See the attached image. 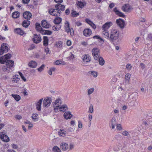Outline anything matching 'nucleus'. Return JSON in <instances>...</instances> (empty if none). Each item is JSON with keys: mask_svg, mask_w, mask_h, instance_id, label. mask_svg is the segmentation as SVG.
<instances>
[{"mask_svg": "<svg viewBox=\"0 0 152 152\" xmlns=\"http://www.w3.org/2000/svg\"><path fill=\"white\" fill-rule=\"evenodd\" d=\"M62 42L60 41H58L56 42V46L58 48H61L62 47Z\"/></svg>", "mask_w": 152, "mask_h": 152, "instance_id": "58836bf2", "label": "nucleus"}, {"mask_svg": "<svg viewBox=\"0 0 152 152\" xmlns=\"http://www.w3.org/2000/svg\"><path fill=\"white\" fill-rule=\"evenodd\" d=\"M37 65V63L34 61H31L29 62L28 64V66L31 68H35Z\"/></svg>", "mask_w": 152, "mask_h": 152, "instance_id": "393cba45", "label": "nucleus"}, {"mask_svg": "<svg viewBox=\"0 0 152 152\" xmlns=\"http://www.w3.org/2000/svg\"><path fill=\"white\" fill-rule=\"evenodd\" d=\"M55 63L56 65H58L62 63L61 61V60H58L56 61Z\"/></svg>", "mask_w": 152, "mask_h": 152, "instance_id": "0e129e2a", "label": "nucleus"}, {"mask_svg": "<svg viewBox=\"0 0 152 152\" xmlns=\"http://www.w3.org/2000/svg\"><path fill=\"white\" fill-rule=\"evenodd\" d=\"M53 152H61L60 149L56 146L53 147Z\"/></svg>", "mask_w": 152, "mask_h": 152, "instance_id": "ea45409f", "label": "nucleus"}, {"mask_svg": "<svg viewBox=\"0 0 152 152\" xmlns=\"http://www.w3.org/2000/svg\"><path fill=\"white\" fill-rule=\"evenodd\" d=\"M18 73H19V75L22 78V79L24 81H26V78L25 77H24L23 75V74L20 72H19Z\"/></svg>", "mask_w": 152, "mask_h": 152, "instance_id": "864d4df0", "label": "nucleus"}, {"mask_svg": "<svg viewBox=\"0 0 152 152\" xmlns=\"http://www.w3.org/2000/svg\"><path fill=\"white\" fill-rule=\"evenodd\" d=\"M64 116L66 119H69L71 118L72 116V115L70 112L67 111L65 112L64 113Z\"/></svg>", "mask_w": 152, "mask_h": 152, "instance_id": "a211bd4d", "label": "nucleus"}, {"mask_svg": "<svg viewBox=\"0 0 152 152\" xmlns=\"http://www.w3.org/2000/svg\"><path fill=\"white\" fill-rule=\"evenodd\" d=\"M126 67L127 69L130 70L132 68V65L130 64H128L126 65Z\"/></svg>", "mask_w": 152, "mask_h": 152, "instance_id": "052dcab7", "label": "nucleus"}, {"mask_svg": "<svg viewBox=\"0 0 152 152\" xmlns=\"http://www.w3.org/2000/svg\"><path fill=\"white\" fill-rule=\"evenodd\" d=\"M132 8L129 4H125L122 7V10L125 12H128L130 11Z\"/></svg>", "mask_w": 152, "mask_h": 152, "instance_id": "4468645a", "label": "nucleus"}, {"mask_svg": "<svg viewBox=\"0 0 152 152\" xmlns=\"http://www.w3.org/2000/svg\"><path fill=\"white\" fill-rule=\"evenodd\" d=\"M30 23V21L28 20H24L22 23V25L23 27H28Z\"/></svg>", "mask_w": 152, "mask_h": 152, "instance_id": "c756f323", "label": "nucleus"}, {"mask_svg": "<svg viewBox=\"0 0 152 152\" xmlns=\"http://www.w3.org/2000/svg\"><path fill=\"white\" fill-rule=\"evenodd\" d=\"M83 127V124L81 121L79 120L78 121V128L81 129Z\"/></svg>", "mask_w": 152, "mask_h": 152, "instance_id": "6e6d98bb", "label": "nucleus"}, {"mask_svg": "<svg viewBox=\"0 0 152 152\" xmlns=\"http://www.w3.org/2000/svg\"><path fill=\"white\" fill-rule=\"evenodd\" d=\"M59 110L62 112H64L68 109V107L66 104H63L61 106H60L59 107Z\"/></svg>", "mask_w": 152, "mask_h": 152, "instance_id": "aec40b11", "label": "nucleus"}, {"mask_svg": "<svg viewBox=\"0 0 152 152\" xmlns=\"http://www.w3.org/2000/svg\"><path fill=\"white\" fill-rule=\"evenodd\" d=\"M74 147V145L72 143H70L69 145V147L68 149L69 150H70L73 149Z\"/></svg>", "mask_w": 152, "mask_h": 152, "instance_id": "680f3d73", "label": "nucleus"}, {"mask_svg": "<svg viewBox=\"0 0 152 152\" xmlns=\"http://www.w3.org/2000/svg\"><path fill=\"white\" fill-rule=\"evenodd\" d=\"M32 16L31 13L28 11L25 12L23 14L24 18L27 20H30Z\"/></svg>", "mask_w": 152, "mask_h": 152, "instance_id": "2eb2a0df", "label": "nucleus"}, {"mask_svg": "<svg viewBox=\"0 0 152 152\" xmlns=\"http://www.w3.org/2000/svg\"><path fill=\"white\" fill-rule=\"evenodd\" d=\"M113 25L112 23L111 22H108L106 23L103 25L102 27V30H108L110 27Z\"/></svg>", "mask_w": 152, "mask_h": 152, "instance_id": "9d476101", "label": "nucleus"}, {"mask_svg": "<svg viewBox=\"0 0 152 152\" xmlns=\"http://www.w3.org/2000/svg\"><path fill=\"white\" fill-rule=\"evenodd\" d=\"M43 99H41L39 100L36 103V108L38 111H40L41 109V106Z\"/></svg>", "mask_w": 152, "mask_h": 152, "instance_id": "b1692460", "label": "nucleus"}, {"mask_svg": "<svg viewBox=\"0 0 152 152\" xmlns=\"http://www.w3.org/2000/svg\"><path fill=\"white\" fill-rule=\"evenodd\" d=\"M132 100L130 101V102L133 101H136L137 100V97L138 96V94L136 92L132 94Z\"/></svg>", "mask_w": 152, "mask_h": 152, "instance_id": "c9c22d12", "label": "nucleus"}, {"mask_svg": "<svg viewBox=\"0 0 152 152\" xmlns=\"http://www.w3.org/2000/svg\"><path fill=\"white\" fill-rule=\"evenodd\" d=\"M54 106L58 105L59 106L61 104V99L58 98L53 103Z\"/></svg>", "mask_w": 152, "mask_h": 152, "instance_id": "a878e982", "label": "nucleus"}, {"mask_svg": "<svg viewBox=\"0 0 152 152\" xmlns=\"http://www.w3.org/2000/svg\"><path fill=\"white\" fill-rule=\"evenodd\" d=\"M45 67V65L42 64L37 69V70L39 72H41L44 70Z\"/></svg>", "mask_w": 152, "mask_h": 152, "instance_id": "8fccbe9b", "label": "nucleus"}, {"mask_svg": "<svg viewBox=\"0 0 152 152\" xmlns=\"http://www.w3.org/2000/svg\"><path fill=\"white\" fill-rule=\"evenodd\" d=\"M113 10L115 12V14L118 16L123 18H124L125 17V15L122 12H121L118 10L117 8L115 7L114 8Z\"/></svg>", "mask_w": 152, "mask_h": 152, "instance_id": "dca6fc26", "label": "nucleus"}, {"mask_svg": "<svg viewBox=\"0 0 152 152\" xmlns=\"http://www.w3.org/2000/svg\"><path fill=\"white\" fill-rule=\"evenodd\" d=\"M131 75L129 73H127L125 76V79L126 81H129L130 79Z\"/></svg>", "mask_w": 152, "mask_h": 152, "instance_id": "09e8293b", "label": "nucleus"}, {"mask_svg": "<svg viewBox=\"0 0 152 152\" xmlns=\"http://www.w3.org/2000/svg\"><path fill=\"white\" fill-rule=\"evenodd\" d=\"M93 111L94 109L93 105L92 104H91L89 107V110L88 112L89 113H92L93 112Z\"/></svg>", "mask_w": 152, "mask_h": 152, "instance_id": "a18cd8bd", "label": "nucleus"}, {"mask_svg": "<svg viewBox=\"0 0 152 152\" xmlns=\"http://www.w3.org/2000/svg\"><path fill=\"white\" fill-rule=\"evenodd\" d=\"M35 48V45L34 44H32L31 45L30 47L28 49V50H32L34 49Z\"/></svg>", "mask_w": 152, "mask_h": 152, "instance_id": "69168bd1", "label": "nucleus"}, {"mask_svg": "<svg viewBox=\"0 0 152 152\" xmlns=\"http://www.w3.org/2000/svg\"><path fill=\"white\" fill-rule=\"evenodd\" d=\"M8 45L6 43H3L0 48V55H2L4 53H7L8 51Z\"/></svg>", "mask_w": 152, "mask_h": 152, "instance_id": "0eeeda50", "label": "nucleus"}, {"mask_svg": "<svg viewBox=\"0 0 152 152\" xmlns=\"http://www.w3.org/2000/svg\"><path fill=\"white\" fill-rule=\"evenodd\" d=\"M0 138L2 141L4 142H7L10 141V139L7 135L6 132L5 131L2 132L0 133Z\"/></svg>", "mask_w": 152, "mask_h": 152, "instance_id": "20e7f679", "label": "nucleus"}, {"mask_svg": "<svg viewBox=\"0 0 152 152\" xmlns=\"http://www.w3.org/2000/svg\"><path fill=\"white\" fill-rule=\"evenodd\" d=\"M102 37L107 39H110V34L108 30H102Z\"/></svg>", "mask_w": 152, "mask_h": 152, "instance_id": "ddd939ff", "label": "nucleus"}, {"mask_svg": "<svg viewBox=\"0 0 152 152\" xmlns=\"http://www.w3.org/2000/svg\"><path fill=\"white\" fill-rule=\"evenodd\" d=\"M77 5L78 6V7L81 8H83L84 6V4L81 1H78L77 3Z\"/></svg>", "mask_w": 152, "mask_h": 152, "instance_id": "79ce46f5", "label": "nucleus"}, {"mask_svg": "<svg viewBox=\"0 0 152 152\" xmlns=\"http://www.w3.org/2000/svg\"><path fill=\"white\" fill-rule=\"evenodd\" d=\"M88 73L91 74L94 77H96L97 76V72L95 71H90L88 72Z\"/></svg>", "mask_w": 152, "mask_h": 152, "instance_id": "a19ab883", "label": "nucleus"}, {"mask_svg": "<svg viewBox=\"0 0 152 152\" xmlns=\"http://www.w3.org/2000/svg\"><path fill=\"white\" fill-rule=\"evenodd\" d=\"M116 121L115 117H113L111 120V124L112 129H114L115 126L117 124Z\"/></svg>", "mask_w": 152, "mask_h": 152, "instance_id": "bb28decb", "label": "nucleus"}, {"mask_svg": "<svg viewBox=\"0 0 152 152\" xmlns=\"http://www.w3.org/2000/svg\"><path fill=\"white\" fill-rule=\"evenodd\" d=\"M66 132L63 129H61L58 132V134L60 136H65L66 135Z\"/></svg>", "mask_w": 152, "mask_h": 152, "instance_id": "4c0bfd02", "label": "nucleus"}, {"mask_svg": "<svg viewBox=\"0 0 152 152\" xmlns=\"http://www.w3.org/2000/svg\"><path fill=\"white\" fill-rule=\"evenodd\" d=\"M86 21L87 23L89 24L90 25L92 24H93V23L89 19H86Z\"/></svg>", "mask_w": 152, "mask_h": 152, "instance_id": "bf43d9fd", "label": "nucleus"}, {"mask_svg": "<svg viewBox=\"0 0 152 152\" xmlns=\"http://www.w3.org/2000/svg\"><path fill=\"white\" fill-rule=\"evenodd\" d=\"M55 68L54 67H52L50 68L48 71V74L50 75H52V72L55 71Z\"/></svg>", "mask_w": 152, "mask_h": 152, "instance_id": "de8ad7c7", "label": "nucleus"}, {"mask_svg": "<svg viewBox=\"0 0 152 152\" xmlns=\"http://www.w3.org/2000/svg\"><path fill=\"white\" fill-rule=\"evenodd\" d=\"M83 33L85 36L88 37L91 34V31L89 28L85 29L84 30Z\"/></svg>", "mask_w": 152, "mask_h": 152, "instance_id": "f3484780", "label": "nucleus"}, {"mask_svg": "<svg viewBox=\"0 0 152 152\" xmlns=\"http://www.w3.org/2000/svg\"><path fill=\"white\" fill-rule=\"evenodd\" d=\"M93 38L94 39H100V40L102 41L103 42H104L103 39L101 37H100V36H95L93 37Z\"/></svg>", "mask_w": 152, "mask_h": 152, "instance_id": "4d7b16f0", "label": "nucleus"}, {"mask_svg": "<svg viewBox=\"0 0 152 152\" xmlns=\"http://www.w3.org/2000/svg\"><path fill=\"white\" fill-rule=\"evenodd\" d=\"M42 26L45 28H49L50 27V25L48 23L46 20H43L41 22Z\"/></svg>", "mask_w": 152, "mask_h": 152, "instance_id": "4be33fe9", "label": "nucleus"}, {"mask_svg": "<svg viewBox=\"0 0 152 152\" xmlns=\"http://www.w3.org/2000/svg\"><path fill=\"white\" fill-rule=\"evenodd\" d=\"M41 33L42 34H46L48 35H50L52 34V32L49 31L44 30L41 32Z\"/></svg>", "mask_w": 152, "mask_h": 152, "instance_id": "37998d69", "label": "nucleus"}, {"mask_svg": "<svg viewBox=\"0 0 152 152\" xmlns=\"http://www.w3.org/2000/svg\"><path fill=\"white\" fill-rule=\"evenodd\" d=\"M11 57V54L8 53L0 58V62L1 64L6 63L7 68H10L13 66L14 61L11 60H8Z\"/></svg>", "mask_w": 152, "mask_h": 152, "instance_id": "f257e3e1", "label": "nucleus"}, {"mask_svg": "<svg viewBox=\"0 0 152 152\" xmlns=\"http://www.w3.org/2000/svg\"><path fill=\"white\" fill-rule=\"evenodd\" d=\"M83 62H88L91 60V57L88 55L85 54L83 56Z\"/></svg>", "mask_w": 152, "mask_h": 152, "instance_id": "412c9836", "label": "nucleus"}, {"mask_svg": "<svg viewBox=\"0 0 152 152\" xmlns=\"http://www.w3.org/2000/svg\"><path fill=\"white\" fill-rule=\"evenodd\" d=\"M92 55L94 58L96 60H98L100 56V50L97 48H93L92 50Z\"/></svg>", "mask_w": 152, "mask_h": 152, "instance_id": "39448f33", "label": "nucleus"}, {"mask_svg": "<svg viewBox=\"0 0 152 152\" xmlns=\"http://www.w3.org/2000/svg\"><path fill=\"white\" fill-rule=\"evenodd\" d=\"M98 59L99 64L101 66L103 65L105 63V61L103 58L102 57H99Z\"/></svg>", "mask_w": 152, "mask_h": 152, "instance_id": "f704fd0d", "label": "nucleus"}, {"mask_svg": "<svg viewBox=\"0 0 152 152\" xmlns=\"http://www.w3.org/2000/svg\"><path fill=\"white\" fill-rule=\"evenodd\" d=\"M71 15L73 17H75L79 15V13L75 11H73L72 12Z\"/></svg>", "mask_w": 152, "mask_h": 152, "instance_id": "3c124183", "label": "nucleus"}, {"mask_svg": "<svg viewBox=\"0 0 152 152\" xmlns=\"http://www.w3.org/2000/svg\"><path fill=\"white\" fill-rule=\"evenodd\" d=\"M56 24L52 27V29L54 31H58L61 28V26L59 24Z\"/></svg>", "mask_w": 152, "mask_h": 152, "instance_id": "72a5a7b5", "label": "nucleus"}, {"mask_svg": "<svg viewBox=\"0 0 152 152\" xmlns=\"http://www.w3.org/2000/svg\"><path fill=\"white\" fill-rule=\"evenodd\" d=\"M54 106V110L55 112H57L58 111V109H59L60 106L58 105H56Z\"/></svg>", "mask_w": 152, "mask_h": 152, "instance_id": "e2e57ef3", "label": "nucleus"}, {"mask_svg": "<svg viewBox=\"0 0 152 152\" xmlns=\"http://www.w3.org/2000/svg\"><path fill=\"white\" fill-rule=\"evenodd\" d=\"M49 13L52 15L59 16L61 14V12L58 10V9H50L49 11Z\"/></svg>", "mask_w": 152, "mask_h": 152, "instance_id": "423d86ee", "label": "nucleus"}, {"mask_svg": "<svg viewBox=\"0 0 152 152\" xmlns=\"http://www.w3.org/2000/svg\"><path fill=\"white\" fill-rule=\"evenodd\" d=\"M15 31L17 34L21 35H23L24 33V31L20 28H18L15 29Z\"/></svg>", "mask_w": 152, "mask_h": 152, "instance_id": "cd10ccee", "label": "nucleus"}, {"mask_svg": "<svg viewBox=\"0 0 152 152\" xmlns=\"http://www.w3.org/2000/svg\"><path fill=\"white\" fill-rule=\"evenodd\" d=\"M36 29L37 31L41 33V32L43 31L41 27L40 24L38 23H36L35 24Z\"/></svg>", "mask_w": 152, "mask_h": 152, "instance_id": "c85d7f7f", "label": "nucleus"}, {"mask_svg": "<svg viewBox=\"0 0 152 152\" xmlns=\"http://www.w3.org/2000/svg\"><path fill=\"white\" fill-rule=\"evenodd\" d=\"M48 39L47 36H44L43 37V45L44 46H47L48 45Z\"/></svg>", "mask_w": 152, "mask_h": 152, "instance_id": "7c9ffc66", "label": "nucleus"}, {"mask_svg": "<svg viewBox=\"0 0 152 152\" xmlns=\"http://www.w3.org/2000/svg\"><path fill=\"white\" fill-rule=\"evenodd\" d=\"M20 15V13L18 11L14 12L12 14V17L14 18H17L19 17Z\"/></svg>", "mask_w": 152, "mask_h": 152, "instance_id": "473e14b6", "label": "nucleus"}, {"mask_svg": "<svg viewBox=\"0 0 152 152\" xmlns=\"http://www.w3.org/2000/svg\"><path fill=\"white\" fill-rule=\"evenodd\" d=\"M119 34V31L115 29L111 30L109 40L112 42H114L118 38Z\"/></svg>", "mask_w": 152, "mask_h": 152, "instance_id": "f03ea898", "label": "nucleus"}, {"mask_svg": "<svg viewBox=\"0 0 152 152\" xmlns=\"http://www.w3.org/2000/svg\"><path fill=\"white\" fill-rule=\"evenodd\" d=\"M64 27L66 32L67 33H70V35L73 36L74 35V30L72 28H70L69 23L68 21H66Z\"/></svg>", "mask_w": 152, "mask_h": 152, "instance_id": "7ed1b4c3", "label": "nucleus"}, {"mask_svg": "<svg viewBox=\"0 0 152 152\" xmlns=\"http://www.w3.org/2000/svg\"><path fill=\"white\" fill-rule=\"evenodd\" d=\"M12 148L15 149H17L18 148V146L17 144H13L12 145Z\"/></svg>", "mask_w": 152, "mask_h": 152, "instance_id": "338daca9", "label": "nucleus"}, {"mask_svg": "<svg viewBox=\"0 0 152 152\" xmlns=\"http://www.w3.org/2000/svg\"><path fill=\"white\" fill-rule=\"evenodd\" d=\"M12 96L13 97L15 100L18 102L20 99V97L19 95L17 94H12Z\"/></svg>", "mask_w": 152, "mask_h": 152, "instance_id": "e433bc0d", "label": "nucleus"}, {"mask_svg": "<svg viewBox=\"0 0 152 152\" xmlns=\"http://www.w3.org/2000/svg\"><path fill=\"white\" fill-rule=\"evenodd\" d=\"M62 19L60 17H57L54 20V23L56 24H59L61 22Z\"/></svg>", "mask_w": 152, "mask_h": 152, "instance_id": "2f4dec72", "label": "nucleus"}, {"mask_svg": "<svg viewBox=\"0 0 152 152\" xmlns=\"http://www.w3.org/2000/svg\"><path fill=\"white\" fill-rule=\"evenodd\" d=\"M117 129L120 131L122 130V128L121 124H117Z\"/></svg>", "mask_w": 152, "mask_h": 152, "instance_id": "5fc2aeb1", "label": "nucleus"}, {"mask_svg": "<svg viewBox=\"0 0 152 152\" xmlns=\"http://www.w3.org/2000/svg\"><path fill=\"white\" fill-rule=\"evenodd\" d=\"M55 7L58 9L61 12L64 11L65 8V5L61 4H56L55 5Z\"/></svg>", "mask_w": 152, "mask_h": 152, "instance_id": "6ab92c4d", "label": "nucleus"}, {"mask_svg": "<svg viewBox=\"0 0 152 152\" xmlns=\"http://www.w3.org/2000/svg\"><path fill=\"white\" fill-rule=\"evenodd\" d=\"M12 79V83H17L19 82L20 79L19 76L18 75H17L13 76Z\"/></svg>", "mask_w": 152, "mask_h": 152, "instance_id": "5701e85b", "label": "nucleus"}, {"mask_svg": "<svg viewBox=\"0 0 152 152\" xmlns=\"http://www.w3.org/2000/svg\"><path fill=\"white\" fill-rule=\"evenodd\" d=\"M94 88H91L88 89V95H90L92 94L94 91Z\"/></svg>", "mask_w": 152, "mask_h": 152, "instance_id": "49530a36", "label": "nucleus"}, {"mask_svg": "<svg viewBox=\"0 0 152 152\" xmlns=\"http://www.w3.org/2000/svg\"><path fill=\"white\" fill-rule=\"evenodd\" d=\"M148 38L150 40H152V34H149L148 35Z\"/></svg>", "mask_w": 152, "mask_h": 152, "instance_id": "774afa93", "label": "nucleus"}, {"mask_svg": "<svg viewBox=\"0 0 152 152\" xmlns=\"http://www.w3.org/2000/svg\"><path fill=\"white\" fill-rule=\"evenodd\" d=\"M38 115L37 114H34L32 116L33 120L34 121H36L38 120Z\"/></svg>", "mask_w": 152, "mask_h": 152, "instance_id": "c03bdc74", "label": "nucleus"}, {"mask_svg": "<svg viewBox=\"0 0 152 152\" xmlns=\"http://www.w3.org/2000/svg\"><path fill=\"white\" fill-rule=\"evenodd\" d=\"M122 134L123 135L125 136H128L129 135V133L127 131H123L122 133Z\"/></svg>", "mask_w": 152, "mask_h": 152, "instance_id": "13d9d810", "label": "nucleus"}, {"mask_svg": "<svg viewBox=\"0 0 152 152\" xmlns=\"http://www.w3.org/2000/svg\"><path fill=\"white\" fill-rule=\"evenodd\" d=\"M60 147L63 151H66L68 150L69 145L66 142H63L60 144Z\"/></svg>", "mask_w": 152, "mask_h": 152, "instance_id": "1a4fd4ad", "label": "nucleus"}, {"mask_svg": "<svg viewBox=\"0 0 152 152\" xmlns=\"http://www.w3.org/2000/svg\"><path fill=\"white\" fill-rule=\"evenodd\" d=\"M51 102V99L48 97L45 98L43 101V105L44 107H48L50 105Z\"/></svg>", "mask_w": 152, "mask_h": 152, "instance_id": "6e6552de", "label": "nucleus"}, {"mask_svg": "<svg viewBox=\"0 0 152 152\" xmlns=\"http://www.w3.org/2000/svg\"><path fill=\"white\" fill-rule=\"evenodd\" d=\"M34 37L33 39V41L35 43L37 44L41 41L42 39L39 35H37L36 34H34Z\"/></svg>", "mask_w": 152, "mask_h": 152, "instance_id": "f8f14e48", "label": "nucleus"}, {"mask_svg": "<svg viewBox=\"0 0 152 152\" xmlns=\"http://www.w3.org/2000/svg\"><path fill=\"white\" fill-rule=\"evenodd\" d=\"M69 55L67 58L69 59L70 60L73 59L75 58L74 55L72 53H70Z\"/></svg>", "mask_w": 152, "mask_h": 152, "instance_id": "603ef678", "label": "nucleus"}, {"mask_svg": "<svg viewBox=\"0 0 152 152\" xmlns=\"http://www.w3.org/2000/svg\"><path fill=\"white\" fill-rule=\"evenodd\" d=\"M118 25L121 28H123L124 27L125 22L124 21L121 19H117L116 20Z\"/></svg>", "mask_w": 152, "mask_h": 152, "instance_id": "9b49d317", "label": "nucleus"}]
</instances>
